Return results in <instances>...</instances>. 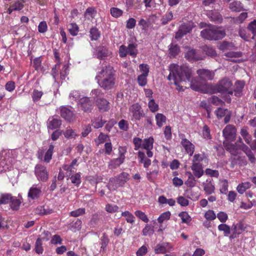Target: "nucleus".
Masks as SVG:
<instances>
[{
    "mask_svg": "<svg viewBox=\"0 0 256 256\" xmlns=\"http://www.w3.org/2000/svg\"><path fill=\"white\" fill-rule=\"evenodd\" d=\"M209 102L216 106H223L224 104V102L220 100L218 97L214 96L208 99Z\"/></svg>",
    "mask_w": 256,
    "mask_h": 256,
    "instance_id": "3c124183",
    "label": "nucleus"
},
{
    "mask_svg": "<svg viewBox=\"0 0 256 256\" xmlns=\"http://www.w3.org/2000/svg\"><path fill=\"white\" fill-rule=\"evenodd\" d=\"M237 150L238 154L236 155H233L234 156L233 158H232L231 166L234 168L236 165L244 166L246 164V161L244 156H238L239 154V149L236 146V148Z\"/></svg>",
    "mask_w": 256,
    "mask_h": 256,
    "instance_id": "6ab92c4d",
    "label": "nucleus"
},
{
    "mask_svg": "<svg viewBox=\"0 0 256 256\" xmlns=\"http://www.w3.org/2000/svg\"><path fill=\"white\" fill-rule=\"evenodd\" d=\"M41 184H34L29 189L28 196L29 200H38L42 194Z\"/></svg>",
    "mask_w": 256,
    "mask_h": 256,
    "instance_id": "1a4fd4ad",
    "label": "nucleus"
},
{
    "mask_svg": "<svg viewBox=\"0 0 256 256\" xmlns=\"http://www.w3.org/2000/svg\"><path fill=\"white\" fill-rule=\"evenodd\" d=\"M92 102L88 97H83L80 100L79 106L86 112H90L92 109Z\"/></svg>",
    "mask_w": 256,
    "mask_h": 256,
    "instance_id": "f8f14e48",
    "label": "nucleus"
},
{
    "mask_svg": "<svg viewBox=\"0 0 256 256\" xmlns=\"http://www.w3.org/2000/svg\"><path fill=\"white\" fill-rule=\"evenodd\" d=\"M118 207L115 204H107L106 206L105 210H106L110 213H114L116 212L118 210Z\"/></svg>",
    "mask_w": 256,
    "mask_h": 256,
    "instance_id": "69168bd1",
    "label": "nucleus"
},
{
    "mask_svg": "<svg viewBox=\"0 0 256 256\" xmlns=\"http://www.w3.org/2000/svg\"><path fill=\"white\" fill-rule=\"evenodd\" d=\"M156 120L158 126L161 128L166 123V118L162 114L158 113L156 115Z\"/></svg>",
    "mask_w": 256,
    "mask_h": 256,
    "instance_id": "72a5a7b5",
    "label": "nucleus"
},
{
    "mask_svg": "<svg viewBox=\"0 0 256 256\" xmlns=\"http://www.w3.org/2000/svg\"><path fill=\"white\" fill-rule=\"evenodd\" d=\"M194 27V24L192 22L182 24L176 34L175 38L178 40L180 39L184 36L190 32Z\"/></svg>",
    "mask_w": 256,
    "mask_h": 256,
    "instance_id": "6e6552de",
    "label": "nucleus"
},
{
    "mask_svg": "<svg viewBox=\"0 0 256 256\" xmlns=\"http://www.w3.org/2000/svg\"><path fill=\"white\" fill-rule=\"evenodd\" d=\"M185 184L187 186L192 188L194 187L196 184V180L194 176L190 173V176L186 181L185 182Z\"/></svg>",
    "mask_w": 256,
    "mask_h": 256,
    "instance_id": "052dcab7",
    "label": "nucleus"
},
{
    "mask_svg": "<svg viewBox=\"0 0 256 256\" xmlns=\"http://www.w3.org/2000/svg\"><path fill=\"white\" fill-rule=\"evenodd\" d=\"M106 122V121L102 120V116L94 118L92 120V126L95 128H99L102 127Z\"/></svg>",
    "mask_w": 256,
    "mask_h": 256,
    "instance_id": "a878e982",
    "label": "nucleus"
},
{
    "mask_svg": "<svg viewBox=\"0 0 256 256\" xmlns=\"http://www.w3.org/2000/svg\"><path fill=\"white\" fill-rule=\"evenodd\" d=\"M154 232V228L148 224L145 226L142 231V234L144 236H151Z\"/></svg>",
    "mask_w": 256,
    "mask_h": 256,
    "instance_id": "4d7b16f0",
    "label": "nucleus"
},
{
    "mask_svg": "<svg viewBox=\"0 0 256 256\" xmlns=\"http://www.w3.org/2000/svg\"><path fill=\"white\" fill-rule=\"evenodd\" d=\"M90 37L91 40H96L100 37V33L98 29L95 27L92 28L90 31Z\"/></svg>",
    "mask_w": 256,
    "mask_h": 256,
    "instance_id": "a18cd8bd",
    "label": "nucleus"
},
{
    "mask_svg": "<svg viewBox=\"0 0 256 256\" xmlns=\"http://www.w3.org/2000/svg\"><path fill=\"white\" fill-rule=\"evenodd\" d=\"M12 196L10 194H2L0 198V204H6L12 200Z\"/></svg>",
    "mask_w": 256,
    "mask_h": 256,
    "instance_id": "338daca9",
    "label": "nucleus"
},
{
    "mask_svg": "<svg viewBox=\"0 0 256 256\" xmlns=\"http://www.w3.org/2000/svg\"><path fill=\"white\" fill-rule=\"evenodd\" d=\"M5 150L0 152V172L10 170L12 166V160H6Z\"/></svg>",
    "mask_w": 256,
    "mask_h": 256,
    "instance_id": "9d476101",
    "label": "nucleus"
},
{
    "mask_svg": "<svg viewBox=\"0 0 256 256\" xmlns=\"http://www.w3.org/2000/svg\"><path fill=\"white\" fill-rule=\"evenodd\" d=\"M60 115L66 120L71 122L75 120V114L73 112L66 107H62L60 108Z\"/></svg>",
    "mask_w": 256,
    "mask_h": 256,
    "instance_id": "f3484780",
    "label": "nucleus"
},
{
    "mask_svg": "<svg viewBox=\"0 0 256 256\" xmlns=\"http://www.w3.org/2000/svg\"><path fill=\"white\" fill-rule=\"evenodd\" d=\"M191 169L194 175L198 178H200L204 174V170L201 164H192Z\"/></svg>",
    "mask_w": 256,
    "mask_h": 256,
    "instance_id": "412c9836",
    "label": "nucleus"
},
{
    "mask_svg": "<svg viewBox=\"0 0 256 256\" xmlns=\"http://www.w3.org/2000/svg\"><path fill=\"white\" fill-rule=\"evenodd\" d=\"M108 138V136L107 134H105L102 132H101L98 138L95 140L96 144L98 146L102 143H104L105 141L106 140V139Z\"/></svg>",
    "mask_w": 256,
    "mask_h": 256,
    "instance_id": "e2e57ef3",
    "label": "nucleus"
},
{
    "mask_svg": "<svg viewBox=\"0 0 256 256\" xmlns=\"http://www.w3.org/2000/svg\"><path fill=\"white\" fill-rule=\"evenodd\" d=\"M136 47L137 44H130L127 47L128 54L133 58L136 57L138 54Z\"/></svg>",
    "mask_w": 256,
    "mask_h": 256,
    "instance_id": "4c0bfd02",
    "label": "nucleus"
},
{
    "mask_svg": "<svg viewBox=\"0 0 256 256\" xmlns=\"http://www.w3.org/2000/svg\"><path fill=\"white\" fill-rule=\"evenodd\" d=\"M64 136L68 139L74 138L77 134L74 130L70 128H68L64 132Z\"/></svg>",
    "mask_w": 256,
    "mask_h": 256,
    "instance_id": "ea45409f",
    "label": "nucleus"
},
{
    "mask_svg": "<svg viewBox=\"0 0 256 256\" xmlns=\"http://www.w3.org/2000/svg\"><path fill=\"white\" fill-rule=\"evenodd\" d=\"M121 216L124 217L127 222L133 224L134 222L135 218L134 215L128 211H124L122 212Z\"/></svg>",
    "mask_w": 256,
    "mask_h": 256,
    "instance_id": "c9c22d12",
    "label": "nucleus"
},
{
    "mask_svg": "<svg viewBox=\"0 0 256 256\" xmlns=\"http://www.w3.org/2000/svg\"><path fill=\"white\" fill-rule=\"evenodd\" d=\"M154 170L152 171L148 172L146 174V177L150 181H154L157 177L158 172L159 168L158 165H152Z\"/></svg>",
    "mask_w": 256,
    "mask_h": 256,
    "instance_id": "393cba45",
    "label": "nucleus"
},
{
    "mask_svg": "<svg viewBox=\"0 0 256 256\" xmlns=\"http://www.w3.org/2000/svg\"><path fill=\"white\" fill-rule=\"evenodd\" d=\"M169 70L170 74L168 79L170 82H173L177 86L176 88L178 92L184 90V86H180L179 84L182 82H186V80L189 82L192 90L196 91L202 90L200 86L196 85L193 83L192 70L189 67L186 66H180L176 64H171L169 66Z\"/></svg>",
    "mask_w": 256,
    "mask_h": 256,
    "instance_id": "f257e3e1",
    "label": "nucleus"
},
{
    "mask_svg": "<svg viewBox=\"0 0 256 256\" xmlns=\"http://www.w3.org/2000/svg\"><path fill=\"white\" fill-rule=\"evenodd\" d=\"M171 214L169 211L162 213L158 218V221L160 224H162L164 221L170 220Z\"/></svg>",
    "mask_w": 256,
    "mask_h": 256,
    "instance_id": "37998d69",
    "label": "nucleus"
},
{
    "mask_svg": "<svg viewBox=\"0 0 256 256\" xmlns=\"http://www.w3.org/2000/svg\"><path fill=\"white\" fill-rule=\"evenodd\" d=\"M180 52L179 47L176 44H171L169 46V54L172 57L176 56Z\"/></svg>",
    "mask_w": 256,
    "mask_h": 256,
    "instance_id": "09e8293b",
    "label": "nucleus"
},
{
    "mask_svg": "<svg viewBox=\"0 0 256 256\" xmlns=\"http://www.w3.org/2000/svg\"><path fill=\"white\" fill-rule=\"evenodd\" d=\"M222 134L225 138L224 142V148L228 150L232 155H236L238 154L236 148V145L229 142V141H232L235 139L236 134V129L235 127L230 124L227 125L222 130Z\"/></svg>",
    "mask_w": 256,
    "mask_h": 256,
    "instance_id": "20e7f679",
    "label": "nucleus"
},
{
    "mask_svg": "<svg viewBox=\"0 0 256 256\" xmlns=\"http://www.w3.org/2000/svg\"><path fill=\"white\" fill-rule=\"evenodd\" d=\"M43 94V92L41 90L34 89L32 94V97L34 102H36L40 100Z\"/></svg>",
    "mask_w": 256,
    "mask_h": 256,
    "instance_id": "de8ad7c7",
    "label": "nucleus"
},
{
    "mask_svg": "<svg viewBox=\"0 0 256 256\" xmlns=\"http://www.w3.org/2000/svg\"><path fill=\"white\" fill-rule=\"evenodd\" d=\"M248 29L253 34L252 38H254V36L256 35V19L248 24Z\"/></svg>",
    "mask_w": 256,
    "mask_h": 256,
    "instance_id": "680f3d73",
    "label": "nucleus"
},
{
    "mask_svg": "<svg viewBox=\"0 0 256 256\" xmlns=\"http://www.w3.org/2000/svg\"><path fill=\"white\" fill-rule=\"evenodd\" d=\"M220 192L222 194H226L228 190V182L226 180H222L220 182Z\"/></svg>",
    "mask_w": 256,
    "mask_h": 256,
    "instance_id": "864d4df0",
    "label": "nucleus"
},
{
    "mask_svg": "<svg viewBox=\"0 0 256 256\" xmlns=\"http://www.w3.org/2000/svg\"><path fill=\"white\" fill-rule=\"evenodd\" d=\"M44 250L42 246V239L38 238H37L35 244V251L38 254H41Z\"/></svg>",
    "mask_w": 256,
    "mask_h": 256,
    "instance_id": "8fccbe9b",
    "label": "nucleus"
},
{
    "mask_svg": "<svg viewBox=\"0 0 256 256\" xmlns=\"http://www.w3.org/2000/svg\"><path fill=\"white\" fill-rule=\"evenodd\" d=\"M147 76H146L140 74L138 76L137 82L139 86H144L148 83Z\"/></svg>",
    "mask_w": 256,
    "mask_h": 256,
    "instance_id": "bf43d9fd",
    "label": "nucleus"
},
{
    "mask_svg": "<svg viewBox=\"0 0 256 256\" xmlns=\"http://www.w3.org/2000/svg\"><path fill=\"white\" fill-rule=\"evenodd\" d=\"M173 18V14L171 11L168 12L162 18L161 21L163 24H166L168 22L170 21Z\"/></svg>",
    "mask_w": 256,
    "mask_h": 256,
    "instance_id": "13d9d810",
    "label": "nucleus"
},
{
    "mask_svg": "<svg viewBox=\"0 0 256 256\" xmlns=\"http://www.w3.org/2000/svg\"><path fill=\"white\" fill-rule=\"evenodd\" d=\"M123 10L115 7L111 8L110 9V13L112 16L115 18H118L121 16L123 14Z\"/></svg>",
    "mask_w": 256,
    "mask_h": 256,
    "instance_id": "a19ab883",
    "label": "nucleus"
},
{
    "mask_svg": "<svg viewBox=\"0 0 256 256\" xmlns=\"http://www.w3.org/2000/svg\"><path fill=\"white\" fill-rule=\"evenodd\" d=\"M72 182L75 186H78L81 183V176L80 173L78 172L75 174L72 175L70 177Z\"/></svg>",
    "mask_w": 256,
    "mask_h": 256,
    "instance_id": "c03bdc74",
    "label": "nucleus"
},
{
    "mask_svg": "<svg viewBox=\"0 0 256 256\" xmlns=\"http://www.w3.org/2000/svg\"><path fill=\"white\" fill-rule=\"evenodd\" d=\"M200 78L204 80H212L214 76V72L206 69H200L197 70Z\"/></svg>",
    "mask_w": 256,
    "mask_h": 256,
    "instance_id": "a211bd4d",
    "label": "nucleus"
},
{
    "mask_svg": "<svg viewBox=\"0 0 256 256\" xmlns=\"http://www.w3.org/2000/svg\"><path fill=\"white\" fill-rule=\"evenodd\" d=\"M202 186L206 194L210 195L214 192L215 186L212 178H207L205 182H202Z\"/></svg>",
    "mask_w": 256,
    "mask_h": 256,
    "instance_id": "4468645a",
    "label": "nucleus"
},
{
    "mask_svg": "<svg viewBox=\"0 0 256 256\" xmlns=\"http://www.w3.org/2000/svg\"><path fill=\"white\" fill-rule=\"evenodd\" d=\"M185 57L190 62L197 61L201 59V57L194 50H189L186 54Z\"/></svg>",
    "mask_w": 256,
    "mask_h": 256,
    "instance_id": "5701e85b",
    "label": "nucleus"
},
{
    "mask_svg": "<svg viewBox=\"0 0 256 256\" xmlns=\"http://www.w3.org/2000/svg\"><path fill=\"white\" fill-rule=\"evenodd\" d=\"M245 85V82L243 80L237 81L235 83L234 92L236 96H240L242 94V90Z\"/></svg>",
    "mask_w": 256,
    "mask_h": 256,
    "instance_id": "c756f323",
    "label": "nucleus"
},
{
    "mask_svg": "<svg viewBox=\"0 0 256 256\" xmlns=\"http://www.w3.org/2000/svg\"><path fill=\"white\" fill-rule=\"evenodd\" d=\"M99 86L104 90H110L115 84L114 70L110 65L102 68L96 77Z\"/></svg>",
    "mask_w": 256,
    "mask_h": 256,
    "instance_id": "f03ea898",
    "label": "nucleus"
},
{
    "mask_svg": "<svg viewBox=\"0 0 256 256\" xmlns=\"http://www.w3.org/2000/svg\"><path fill=\"white\" fill-rule=\"evenodd\" d=\"M34 172L38 180L46 182L48 179V174L46 167L42 164L36 166Z\"/></svg>",
    "mask_w": 256,
    "mask_h": 256,
    "instance_id": "9b49d317",
    "label": "nucleus"
},
{
    "mask_svg": "<svg viewBox=\"0 0 256 256\" xmlns=\"http://www.w3.org/2000/svg\"><path fill=\"white\" fill-rule=\"evenodd\" d=\"M226 108H218L216 110H215L214 114L216 116L217 118L220 119L224 117L228 112Z\"/></svg>",
    "mask_w": 256,
    "mask_h": 256,
    "instance_id": "6e6d98bb",
    "label": "nucleus"
},
{
    "mask_svg": "<svg viewBox=\"0 0 256 256\" xmlns=\"http://www.w3.org/2000/svg\"><path fill=\"white\" fill-rule=\"evenodd\" d=\"M54 149V146L52 144H50L48 149L46 152L44 157V161L46 163H48L52 158Z\"/></svg>",
    "mask_w": 256,
    "mask_h": 256,
    "instance_id": "f704fd0d",
    "label": "nucleus"
},
{
    "mask_svg": "<svg viewBox=\"0 0 256 256\" xmlns=\"http://www.w3.org/2000/svg\"><path fill=\"white\" fill-rule=\"evenodd\" d=\"M248 13L244 12L241 13L237 18H234V21L236 23L241 24L247 18Z\"/></svg>",
    "mask_w": 256,
    "mask_h": 256,
    "instance_id": "774afa93",
    "label": "nucleus"
},
{
    "mask_svg": "<svg viewBox=\"0 0 256 256\" xmlns=\"http://www.w3.org/2000/svg\"><path fill=\"white\" fill-rule=\"evenodd\" d=\"M134 214L136 217L139 218L140 220H141L142 221H143L144 222H148L149 221V220L147 216L144 212H143L138 210H136L134 212Z\"/></svg>",
    "mask_w": 256,
    "mask_h": 256,
    "instance_id": "603ef678",
    "label": "nucleus"
},
{
    "mask_svg": "<svg viewBox=\"0 0 256 256\" xmlns=\"http://www.w3.org/2000/svg\"><path fill=\"white\" fill-rule=\"evenodd\" d=\"M124 160L122 158H118L112 160L108 164V168L111 170L115 169L118 168L121 164H122Z\"/></svg>",
    "mask_w": 256,
    "mask_h": 256,
    "instance_id": "c85d7f7f",
    "label": "nucleus"
},
{
    "mask_svg": "<svg viewBox=\"0 0 256 256\" xmlns=\"http://www.w3.org/2000/svg\"><path fill=\"white\" fill-rule=\"evenodd\" d=\"M180 144L186 154L190 156H192L194 154L195 146L189 140L185 138H182Z\"/></svg>",
    "mask_w": 256,
    "mask_h": 256,
    "instance_id": "2eb2a0df",
    "label": "nucleus"
},
{
    "mask_svg": "<svg viewBox=\"0 0 256 256\" xmlns=\"http://www.w3.org/2000/svg\"><path fill=\"white\" fill-rule=\"evenodd\" d=\"M154 142V140L152 136L144 138L142 142V148L145 150L152 149Z\"/></svg>",
    "mask_w": 256,
    "mask_h": 256,
    "instance_id": "7c9ffc66",
    "label": "nucleus"
},
{
    "mask_svg": "<svg viewBox=\"0 0 256 256\" xmlns=\"http://www.w3.org/2000/svg\"><path fill=\"white\" fill-rule=\"evenodd\" d=\"M148 106L150 110L152 112L158 111L159 108L158 104L156 102L154 98L148 100Z\"/></svg>",
    "mask_w": 256,
    "mask_h": 256,
    "instance_id": "49530a36",
    "label": "nucleus"
},
{
    "mask_svg": "<svg viewBox=\"0 0 256 256\" xmlns=\"http://www.w3.org/2000/svg\"><path fill=\"white\" fill-rule=\"evenodd\" d=\"M24 7V5L22 3L20 2L18 0L16 1L13 4H12L8 10V13L11 14L14 11H19L22 10Z\"/></svg>",
    "mask_w": 256,
    "mask_h": 256,
    "instance_id": "b1692460",
    "label": "nucleus"
},
{
    "mask_svg": "<svg viewBox=\"0 0 256 256\" xmlns=\"http://www.w3.org/2000/svg\"><path fill=\"white\" fill-rule=\"evenodd\" d=\"M230 9L232 12H238L243 10V5L240 1L234 0L229 4Z\"/></svg>",
    "mask_w": 256,
    "mask_h": 256,
    "instance_id": "bb28decb",
    "label": "nucleus"
},
{
    "mask_svg": "<svg viewBox=\"0 0 256 256\" xmlns=\"http://www.w3.org/2000/svg\"><path fill=\"white\" fill-rule=\"evenodd\" d=\"M234 46L232 43L224 41L220 44L219 48L222 50H225L232 49Z\"/></svg>",
    "mask_w": 256,
    "mask_h": 256,
    "instance_id": "5fc2aeb1",
    "label": "nucleus"
},
{
    "mask_svg": "<svg viewBox=\"0 0 256 256\" xmlns=\"http://www.w3.org/2000/svg\"><path fill=\"white\" fill-rule=\"evenodd\" d=\"M62 124L61 120L54 117H50L48 122V129L54 130L58 128Z\"/></svg>",
    "mask_w": 256,
    "mask_h": 256,
    "instance_id": "4be33fe9",
    "label": "nucleus"
},
{
    "mask_svg": "<svg viewBox=\"0 0 256 256\" xmlns=\"http://www.w3.org/2000/svg\"><path fill=\"white\" fill-rule=\"evenodd\" d=\"M209 18L212 21L220 23L222 20V15L218 12H212L209 14Z\"/></svg>",
    "mask_w": 256,
    "mask_h": 256,
    "instance_id": "473e14b6",
    "label": "nucleus"
},
{
    "mask_svg": "<svg viewBox=\"0 0 256 256\" xmlns=\"http://www.w3.org/2000/svg\"><path fill=\"white\" fill-rule=\"evenodd\" d=\"M129 112L132 121L140 120L143 117V110L138 103L134 104L130 107Z\"/></svg>",
    "mask_w": 256,
    "mask_h": 256,
    "instance_id": "0eeeda50",
    "label": "nucleus"
},
{
    "mask_svg": "<svg viewBox=\"0 0 256 256\" xmlns=\"http://www.w3.org/2000/svg\"><path fill=\"white\" fill-rule=\"evenodd\" d=\"M110 54L108 49L103 46L96 48L93 52V56L100 60L108 56Z\"/></svg>",
    "mask_w": 256,
    "mask_h": 256,
    "instance_id": "ddd939ff",
    "label": "nucleus"
},
{
    "mask_svg": "<svg viewBox=\"0 0 256 256\" xmlns=\"http://www.w3.org/2000/svg\"><path fill=\"white\" fill-rule=\"evenodd\" d=\"M68 30L71 35L76 36L79 31L78 27L76 23H71L68 26Z\"/></svg>",
    "mask_w": 256,
    "mask_h": 256,
    "instance_id": "79ce46f5",
    "label": "nucleus"
},
{
    "mask_svg": "<svg viewBox=\"0 0 256 256\" xmlns=\"http://www.w3.org/2000/svg\"><path fill=\"white\" fill-rule=\"evenodd\" d=\"M129 180L128 174L122 172L117 176L110 178L106 186L110 190L114 191L118 188L123 186Z\"/></svg>",
    "mask_w": 256,
    "mask_h": 256,
    "instance_id": "423d86ee",
    "label": "nucleus"
},
{
    "mask_svg": "<svg viewBox=\"0 0 256 256\" xmlns=\"http://www.w3.org/2000/svg\"><path fill=\"white\" fill-rule=\"evenodd\" d=\"M215 90L218 92L226 94L224 98L226 102H230V96L233 94L232 84L228 78H224L219 81L215 86Z\"/></svg>",
    "mask_w": 256,
    "mask_h": 256,
    "instance_id": "39448f33",
    "label": "nucleus"
},
{
    "mask_svg": "<svg viewBox=\"0 0 256 256\" xmlns=\"http://www.w3.org/2000/svg\"><path fill=\"white\" fill-rule=\"evenodd\" d=\"M178 216L182 219V224H188L192 221V218L186 212H182L178 214Z\"/></svg>",
    "mask_w": 256,
    "mask_h": 256,
    "instance_id": "e433bc0d",
    "label": "nucleus"
},
{
    "mask_svg": "<svg viewBox=\"0 0 256 256\" xmlns=\"http://www.w3.org/2000/svg\"><path fill=\"white\" fill-rule=\"evenodd\" d=\"M96 14V10L93 8H88L84 13L85 16L88 18H94Z\"/></svg>",
    "mask_w": 256,
    "mask_h": 256,
    "instance_id": "0e129e2a",
    "label": "nucleus"
},
{
    "mask_svg": "<svg viewBox=\"0 0 256 256\" xmlns=\"http://www.w3.org/2000/svg\"><path fill=\"white\" fill-rule=\"evenodd\" d=\"M172 247L168 243L162 242L156 244L154 248V252L156 254H164L171 250Z\"/></svg>",
    "mask_w": 256,
    "mask_h": 256,
    "instance_id": "aec40b11",
    "label": "nucleus"
},
{
    "mask_svg": "<svg viewBox=\"0 0 256 256\" xmlns=\"http://www.w3.org/2000/svg\"><path fill=\"white\" fill-rule=\"evenodd\" d=\"M251 184L250 182H246L240 184L236 187V190L240 194H243L246 190L250 188Z\"/></svg>",
    "mask_w": 256,
    "mask_h": 256,
    "instance_id": "2f4dec72",
    "label": "nucleus"
},
{
    "mask_svg": "<svg viewBox=\"0 0 256 256\" xmlns=\"http://www.w3.org/2000/svg\"><path fill=\"white\" fill-rule=\"evenodd\" d=\"M218 230L223 232L225 236H228L230 234V228L225 224H222L218 226Z\"/></svg>",
    "mask_w": 256,
    "mask_h": 256,
    "instance_id": "58836bf2",
    "label": "nucleus"
},
{
    "mask_svg": "<svg viewBox=\"0 0 256 256\" xmlns=\"http://www.w3.org/2000/svg\"><path fill=\"white\" fill-rule=\"evenodd\" d=\"M138 159H140V162L144 164V166L145 168H148L151 164V160L150 159L146 158L145 154L144 152L139 151L138 153Z\"/></svg>",
    "mask_w": 256,
    "mask_h": 256,
    "instance_id": "cd10ccee",
    "label": "nucleus"
},
{
    "mask_svg": "<svg viewBox=\"0 0 256 256\" xmlns=\"http://www.w3.org/2000/svg\"><path fill=\"white\" fill-rule=\"evenodd\" d=\"M199 26L200 28H204L200 32V36L204 39L216 40L222 39L226 36L224 30L216 26L200 22Z\"/></svg>",
    "mask_w": 256,
    "mask_h": 256,
    "instance_id": "7ed1b4c3",
    "label": "nucleus"
},
{
    "mask_svg": "<svg viewBox=\"0 0 256 256\" xmlns=\"http://www.w3.org/2000/svg\"><path fill=\"white\" fill-rule=\"evenodd\" d=\"M96 105L101 112L108 111L110 108V102L105 98H100L96 100Z\"/></svg>",
    "mask_w": 256,
    "mask_h": 256,
    "instance_id": "dca6fc26",
    "label": "nucleus"
}]
</instances>
